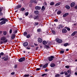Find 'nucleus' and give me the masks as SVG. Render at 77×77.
<instances>
[{"instance_id": "nucleus-4", "label": "nucleus", "mask_w": 77, "mask_h": 77, "mask_svg": "<svg viewBox=\"0 0 77 77\" xmlns=\"http://www.w3.org/2000/svg\"><path fill=\"white\" fill-rule=\"evenodd\" d=\"M26 59V58H25V57H22L20 59L18 60L19 62H23V61H24Z\"/></svg>"}, {"instance_id": "nucleus-12", "label": "nucleus", "mask_w": 77, "mask_h": 77, "mask_svg": "<svg viewBox=\"0 0 77 77\" xmlns=\"http://www.w3.org/2000/svg\"><path fill=\"white\" fill-rule=\"evenodd\" d=\"M56 66V64L54 63H52L50 64L51 67H54Z\"/></svg>"}, {"instance_id": "nucleus-21", "label": "nucleus", "mask_w": 77, "mask_h": 77, "mask_svg": "<svg viewBox=\"0 0 77 77\" xmlns=\"http://www.w3.org/2000/svg\"><path fill=\"white\" fill-rule=\"evenodd\" d=\"M65 8L67 9H70V7L69 6L66 5L65 6Z\"/></svg>"}, {"instance_id": "nucleus-15", "label": "nucleus", "mask_w": 77, "mask_h": 77, "mask_svg": "<svg viewBox=\"0 0 77 77\" xmlns=\"http://www.w3.org/2000/svg\"><path fill=\"white\" fill-rule=\"evenodd\" d=\"M21 8V5H18L16 7V9H20Z\"/></svg>"}, {"instance_id": "nucleus-11", "label": "nucleus", "mask_w": 77, "mask_h": 77, "mask_svg": "<svg viewBox=\"0 0 77 77\" xmlns=\"http://www.w3.org/2000/svg\"><path fill=\"white\" fill-rule=\"evenodd\" d=\"M38 41L39 42L41 43V42H42V39L41 38H38Z\"/></svg>"}, {"instance_id": "nucleus-40", "label": "nucleus", "mask_w": 77, "mask_h": 77, "mask_svg": "<svg viewBox=\"0 0 77 77\" xmlns=\"http://www.w3.org/2000/svg\"><path fill=\"white\" fill-rule=\"evenodd\" d=\"M25 10V9L24 8H22L21 9V10L22 11H24Z\"/></svg>"}, {"instance_id": "nucleus-60", "label": "nucleus", "mask_w": 77, "mask_h": 77, "mask_svg": "<svg viewBox=\"0 0 77 77\" xmlns=\"http://www.w3.org/2000/svg\"><path fill=\"white\" fill-rule=\"evenodd\" d=\"M3 15V13L2 12L0 13V15Z\"/></svg>"}, {"instance_id": "nucleus-23", "label": "nucleus", "mask_w": 77, "mask_h": 77, "mask_svg": "<svg viewBox=\"0 0 77 77\" xmlns=\"http://www.w3.org/2000/svg\"><path fill=\"white\" fill-rule=\"evenodd\" d=\"M42 43L44 45H45V44H47V42L46 41H44Z\"/></svg>"}, {"instance_id": "nucleus-57", "label": "nucleus", "mask_w": 77, "mask_h": 77, "mask_svg": "<svg viewBox=\"0 0 77 77\" xmlns=\"http://www.w3.org/2000/svg\"><path fill=\"white\" fill-rule=\"evenodd\" d=\"M32 5V3H30L29 4V7H31L32 6L31 5Z\"/></svg>"}, {"instance_id": "nucleus-38", "label": "nucleus", "mask_w": 77, "mask_h": 77, "mask_svg": "<svg viewBox=\"0 0 77 77\" xmlns=\"http://www.w3.org/2000/svg\"><path fill=\"white\" fill-rule=\"evenodd\" d=\"M0 54L1 56H3L4 55V53L3 52H1L0 53Z\"/></svg>"}, {"instance_id": "nucleus-18", "label": "nucleus", "mask_w": 77, "mask_h": 77, "mask_svg": "<svg viewBox=\"0 0 77 77\" xmlns=\"http://www.w3.org/2000/svg\"><path fill=\"white\" fill-rule=\"evenodd\" d=\"M69 14L68 13H66V14H63V17H66V16H67V15H68Z\"/></svg>"}, {"instance_id": "nucleus-6", "label": "nucleus", "mask_w": 77, "mask_h": 77, "mask_svg": "<svg viewBox=\"0 0 77 77\" xmlns=\"http://www.w3.org/2000/svg\"><path fill=\"white\" fill-rule=\"evenodd\" d=\"M53 59H54V57L53 56L49 57L48 59L49 61H52L53 60Z\"/></svg>"}, {"instance_id": "nucleus-34", "label": "nucleus", "mask_w": 77, "mask_h": 77, "mask_svg": "<svg viewBox=\"0 0 77 77\" xmlns=\"http://www.w3.org/2000/svg\"><path fill=\"white\" fill-rule=\"evenodd\" d=\"M66 29H67V30H68L69 31V30H70V28L68 27H66L65 28Z\"/></svg>"}, {"instance_id": "nucleus-17", "label": "nucleus", "mask_w": 77, "mask_h": 77, "mask_svg": "<svg viewBox=\"0 0 77 77\" xmlns=\"http://www.w3.org/2000/svg\"><path fill=\"white\" fill-rule=\"evenodd\" d=\"M31 3H37L36 0H31Z\"/></svg>"}, {"instance_id": "nucleus-2", "label": "nucleus", "mask_w": 77, "mask_h": 77, "mask_svg": "<svg viewBox=\"0 0 77 77\" xmlns=\"http://www.w3.org/2000/svg\"><path fill=\"white\" fill-rule=\"evenodd\" d=\"M0 21H1L0 23V24L1 25H2V24H6V21H8V20L6 19H5L3 18H2L1 19H0Z\"/></svg>"}, {"instance_id": "nucleus-5", "label": "nucleus", "mask_w": 77, "mask_h": 77, "mask_svg": "<svg viewBox=\"0 0 77 77\" xmlns=\"http://www.w3.org/2000/svg\"><path fill=\"white\" fill-rule=\"evenodd\" d=\"M28 45H29V43L27 42H25L23 43V45L24 46V47H27L28 46Z\"/></svg>"}, {"instance_id": "nucleus-64", "label": "nucleus", "mask_w": 77, "mask_h": 77, "mask_svg": "<svg viewBox=\"0 0 77 77\" xmlns=\"http://www.w3.org/2000/svg\"><path fill=\"white\" fill-rule=\"evenodd\" d=\"M75 75H77V72H75Z\"/></svg>"}, {"instance_id": "nucleus-24", "label": "nucleus", "mask_w": 77, "mask_h": 77, "mask_svg": "<svg viewBox=\"0 0 77 77\" xmlns=\"http://www.w3.org/2000/svg\"><path fill=\"white\" fill-rule=\"evenodd\" d=\"M54 2H51L50 3V5H51V6H52V5H54Z\"/></svg>"}, {"instance_id": "nucleus-27", "label": "nucleus", "mask_w": 77, "mask_h": 77, "mask_svg": "<svg viewBox=\"0 0 77 77\" xmlns=\"http://www.w3.org/2000/svg\"><path fill=\"white\" fill-rule=\"evenodd\" d=\"M61 14V11H58L57 12V14H58V15H59V14Z\"/></svg>"}, {"instance_id": "nucleus-19", "label": "nucleus", "mask_w": 77, "mask_h": 77, "mask_svg": "<svg viewBox=\"0 0 77 77\" xmlns=\"http://www.w3.org/2000/svg\"><path fill=\"white\" fill-rule=\"evenodd\" d=\"M61 3L59 2L58 3H57L56 4H55V6H59L60 5Z\"/></svg>"}, {"instance_id": "nucleus-39", "label": "nucleus", "mask_w": 77, "mask_h": 77, "mask_svg": "<svg viewBox=\"0 0 77 77\" xmlns=\"http://www.w3.org/2000/svg\"><path fill=\"white\" fill-rule=\"evenodd\" d=\"M37 32H41V30L40 29H37Z\"/></svg>"}, {"instance_id": "nucleus-26", "label": "nucleus", "mask_w": 77, "mask_h": 77, "mask_svg": "<svg viewBox=\"0 0 77 77\" xmlns=\"http://www.w3.org/2000/svg\"><path fill=\"white\" fill-rule=\"evenodd\" d=\"M60 77V74H57L55 75V77Z\"/></svg>"}, {"instance_id": "nucleus-8", "label": "nucleus", "mask_w": 77, "mask_h": 77, "mask_svg": "<svg viewBox=\"0 0 77 77\" xmlns=\"http://www.w3.org/2000/svg\"><path fill=\"white\" fill-rule=\"evenodd\" d=\"M62 32L63 33H65L67 32V30L66 29H62Z\"/></svg>"}, {"instance_id": "nucleus-37", "label": "nucleus", "mask_w": 77, "mask_h": 77, "mask_svg": "<svg viewBox=\"0 0 77 77\" xmlns=\"http://www.w3.org/2000/svg\"><path fill=\"white\" fill-rule=\"evenodd\" d=\"M25 15H26V16H27V15H29V12H27L25 13Z\"/></svg>"}, {"instance_id": "nucleus-31", "label": "nucleus", "mask_w": 77, "mask_h": 77, "mask_svg": "<svg viewBox=\"0 0 77 77\" xmlns=\"http://www.w3.org/2000/svg\"><path fill=\"white\" fill-rule=\"evenodd\" d=\"M68 45H69V44H68V43H66L64 45V47H66Z\"/></svg>"}, {"instance_id": "nucleus-56", "label": "nucleus", "mask_w": 77, "mask_h": 77, "mask_svg": "<svg viewBox=\"0 0 77 77\" xmlns=\"http://www.w3.org/2000/svg\"><path fill=\"white\" fill-rule=\"evenodd\" d=\"M17 33V30H15L14 32V33Z\"/></svg>"}, {"instance_id": "nucleus-47", "label": "nucleus", "mask_w": 77, "mask_h": 77, "mask_svg": "<svg viewBox=\"0 0 77 77\" xmlns=\"http://www.w3.org/2000/svg\"><path fill=\"white\" fill-rule=\"evenodd\" d=\"M65 68H69V66H65Z\"/></svg>"}, {"instance_id": "nucleus-44", "label": "nucleus", "mask_w": 77, "mask_h": 77, "mask_svg": "<svg viewBox=\"0 0 77 77\" xmlns=\"http://www.w3.org/2000/svg\"><path fill=\"white\" fill-rule=\"evenodd\" d=\"M67 72L69 74H71V71H70V70H68L67 71Z\"/></svg>"}, {"instance_id": "nucleus-25", "label": "nucleus", "mask_w": 77, "mask_h": 77, "mask_svg": "<svg viewBox=\"0 0 77 77\" xmlns=\"http://www.w3.org/2000/svg\"><path fill=\"white\" fill-rule=\"evenodd\" d=\"M3 34L4 35H6L7 34V32L6 31H4L3 32Z\"/></svg>"}, {"instance_id": "nucleus-14", "label": "nucleus", "mask_w": 77, "mask_h": 77, "mask_svg": "<svg viewBox=\"0 0 77 77\" xmlns=\"http://www.w3.org/2000/svg\"><path fill=\"white\" fill-rule=\"evenodd\" d=\"M15 38V34H13V35L11 36V39L12 38V39H14V38Z\"/></svg>"}, {"instance_id": "nucleus-42", "label": "nucleus", "mask_w": 77, "mask_h": 77, "mask_svg": "<svg viewBox=\"0 0 77 77\" xmlns=\"http://www.w3.org/2000/svg\"><path fill=\"white\" fill-rule=\"evenodd\" d=\"M64 53V51H60V53L62 54V53Z\"/></svg>"}, {"instance_id": "nucleus-9", "label": "nucleus", "mask_w": 77, "mask_h": 77, "mask_svg": "<svg viewBox=\"0 0 77 77\" xmlns=\"http://www.w3.org/2000/svg\"><path fill=\"white\" fill-rule=\"evenodd\" d=\"M41 9V8L39 6H36L35 7V9L36 10H40Z\"/></svg>"}, {"instance_id": "nucleus-62", "label": "nucleus", "mask_w": 77, "mask_h": 77, "mask_svg": "<svg viewBox=\"0 0 77 77\" xmlns=\"http://www.w3.org/2000/svg\"><path fill=\"white\" fill-rule=\"evenodd\" d=\"M69 49H66V51H69Z\"/></svg>"}, {"instance_id": "nucleus-63", "label": "nucleus", "mask_w": 77, "mask_h": 77, "mask_svg": "<svg viewBox=\"0 0 77 77\" xmlns=\"http://www.w3.org/2000/svg\"><path fill=\"white\" fill-rule=\"evenodd\" d=\"M40 67H42V66H43V65H42L41 64L40 66Z\"/></svg>"}, {"instance_id": "nucleus-3", "label": "nucleus", "mask_w": 77, "mask_h": 77, "mask_svg": "<svg viewBox=\"0 0 77 77\" xmlns=\"http://www.w3.org/2000/svg\"><path fill=\"white\" fill-rule=\"evenodd\" d=\"M56 42H58V43H61V42H62L63 41L62 40L60 39L59 38H57L56 39Z\"/></svg>"}, {"instance_id": "nucleus-52", "label": "nucleus", "mask_w": 77, "mask_h": 77, "mask_svg": "<svg viewBox=\"0 0 77 77\" xmlns=\"http://www.w3.org/2000/svg\"><path fill=\"white\" fill-rule=\"evenodd\" d=\"M12 29H11L10 31V33H12Z\"/></svg>"}, {"instance_id": "nucleus-45", "label": "nucleus", "mask_w": 77, "mask_h": 77, "mask_svg": "<svg viewBox=\"0 0 77 77\" xmlns=\"http://www.w3.org/2000/svg\"><path fill=\"white\" fill-rule=\"evenodd\" d=\"M64 73H65V75H68V73H67V72H66L65 71L64 72Z\"/></svg>"}, {"instance_id": "nucleus-29", "label": "nucleus", "mask_w": 77, "mask_h": 77, "mask_svg": "<svg viewBox=\"0 0 77 77\" xmlns=\"http://www.w3.org/2000/svg\"><path fill=\"white\" fill-rule=\"evenodd\" d=\"M23 35H24V36H27V32H25L23 33Z\"/></svg>"}, {"instance_id": "nucleus-28", "label": "nucleus", "mask_w": 77, "mask_h": 77, "mask_svg": "<svg viewBox=\"0 0 77 77\" xmlns=\"http://www.w3.org/2000/svg\"><path fill=\"white\" fill-rule=\"evenodd\" d=\"M38 24L39 23H38V22H35L34 23L35 26H37V25H38Z\"/></svg>"}, {"instance_id": "nucleus-46", "label": "nucleus", "mask_w": 77, "mask_h": 77, "mask_svg": "<svg viewBox=\"0 0 77 77\" xmlns=\"http://www.w3.org/2000/svg\"><path fill=\"white\" fill-rule=\"evenodd\" d=\"M47 75V74L46 73H45L44 74H43L42 75V77H44V76H45V75Z\"/></svg>"}, {"instance_id": "nucleus-43", "label": "nucleus", "mask_w": 77, "mask_h": 77, "mask_svg": "<svg viewBox=\"0 0 77 77\" xmlns=\"http://www.w3.org/2000/svg\"><path fill=\"white\" fill-rule=\"evenodd\" d=\"M8 56H7L6 57H3L2 58V59H5L6 57H8Z\"/></svg>"}, {"instance_id": "nucleus-10", "label": "nucleus", "mask_w": 77, "mask_h": 77, "mask_svg": "<svg viewBox=\"0 0 77 77\" xmlns=\"http://www.w3.org/2000/svg\"><path fill=\"white\" fill-rule=\"evenodd\" d=\"M75 5V3H72L70 5L71 8H73V7H74V6Z\"/></svg>"}, {"instance_id": "nucleus-22", "label": "nucleus", "mask_w": 77, "mask_h": 77, "mask_svg": "<svg viewBox=\"0 0 77 77\" xmlns=\"http://www.w3.org/2000/svg\"><path fill=\"white\" fill-rule=\"evenodd\" d=\"M8 60H9V58L7 57L5 58V59L4 60V61H8Z\"/></svg>"}, {"instance_id": "nucleus-1", "label": "nucleus", "mask_w": 77, "mask_h": 77, "mask_svg": "<svg viewBox=\"0 0 77 77\" xmlns=\"http://www.w3.org/2000/svg\"><path fill=\"white\" fill-rule=\"evenodd\" d=\"M8 42V39H6V37L3 36L1 38L0 41V44H6Z\"/></svg>"}, {"instance_id": "nucleus-33", "label": "nucleus", "mask_w": 77, "mask_h": 77, "mask_svg": "<svg viewBox=\"0 0 77 77\" xmlns=\"http://www.w3.org/2000/svg\"><path fill=\"white\" fill-rule=\"evenodd\" d=\"M45 9V8H44V6H43L42 8V10H44Z\"/></svg>"}, {"instance_id": "nucleus-35", "label": "nucleus", "mask_w": 77, "mask_h": 77, "mask_svg": "<svg viewBox=\"0 0 77 77\" xmlns=\"http://www.w3.org/2000/svg\"><path fill=\"white\" fill-rule=\"evenodd\" d=\"M30 37V35L28 34L27 36H26V38H29Z\"/></svg>"}, {"instance_id": "nucleus-30", "label": "nucleus", "mask_w": 77, "mask_h": 77, "mask_svg": "<svg viewBox=\"0 0 77 77\" xmlns=\"http://www.w3.org/2000/svg\"><path fill=\"white\" fill-rule=\"evenodd\" d=\"M34 14H38L39 13V12L38 11H35L34 12Z\"/></svg>"}, {"instance_id": "nucleus-51", "label": "nucleus", "mask_w": 77, "mask_h": 77, "mask_svg": "<svg viewBox=\"0 0 77 77\" xmlns=\"http://www.w3.org/2000/svg\"><path fill=\"white\" fill-rule=\"evenodd\" d=\"M54 21L55 22H57V21H58V20H57V19H55Z\"/></svg>"}, {"instance_id": "nucleus-13", "label": "nucleus", "mask_w": 77, "mask_h": 77, "mask_svg": "<svg viewBox=\"0 0 77 77\" xmlns=\"http://www.w3.org/2000/svg\"><path fill=\"white\" fill-rule=\"evenodd\" d=\"M47 66H48V63H47L43 66V68H45L46 67H47Z\"/></svg>"}, {"instance_id": "nucleus-7", "label": "nucleus", "mask_w": 77, "mask_h": 77, "mask_svg": "<svg viewBox=\"0 0 77 77\" xmlns=\"http://www.w3.org/2000/svg\"><path fill=\"white\" fill-rule=\"evenodd\" d=\"M33 18H34L35 20H36V19L37 20H39V16H34Z\"/></svg>"}, {"instance_id": "nucleus-49", "label": "nucleus", "mask_w": 77, "mask_h": 77, "mask_svg": "<svg viewBox=\"0 0 77 77\" xmlns=\"http://www.w3.org/2000/svg\"><path fill=\"white\" fill-rule=\"evenodd\" d=\"M11 75H14V74H15V72H13L12 73H11Z\"/></svg>"}, {"instance_id": "nucleus-41", "label": "nucleus", "mask_w": 77, "mask_h": 77, "mask_svg": "<svg viewBox=\"0 0 77 77\" xmlns=\"http://www.w3.org/2000/svg\"><path fill=\"white\" fill-rule=\"evenodd\" d=\"M45 47L47 48H49V46H48V45H46L45 46Z\"/></svg>"}, {"instance_id": "nucleus-55", "label": "nucleus", "mask_w": 77, "mask_h": 77, "mask_svg": "<svg viewBox=\"0 0 77 77\" xmlns=\"http://www.w3.org/2000/svg\"><path fill=\"white\" fill-rule=\"evenodd\" d=\"M75 9H77V5L75 7Z\"/></svg>"}, {"instance_id": "nucleus-20", "label": "nucleus", "mask_w": 77, "mask_h": 77, "mask_svg": "<svg viewBox=\"0 0 77 77\" xmlns=\"http://www.w3.org/2000/svg\"><path fill=\"white\" fill-rule=\"evenodd\" d=\"M62 27H63V26H62V25H60L59 26L58 29H60L61 28H62Z\"/></svg>"}, {"instance_id": "nucleus-48", "label": "nucleus", "mask_w": 77, "mask_h": 77, "mask_svg": "<svg viewBox=\"0 0 77 77\" xmlns=\"http://www.w3.org/2000/svg\"><path fill=\"white\" fill-rule=\"evenodd\" d=\"M41 69L40 68H38L36 69V71H39V70H40Z\"/></svg>"}, {"instance_id": "nucleus-58", "label": "nucleus", "mask_w": 77, "mask_h": 77, "mask_svg": "<svg viewBox=\"0 0 77 77\" xmlns=\"http://www.w3.org/2000/svg\"><path fill=\"white\" fill-rule=\"evenodd\" d=\"M2 8H0V12H2Z\"/></svg>"}, {"instance_id": "nucleus-61", "label": "nucleus", "mask_w": 77, "mask_h": 77, "mask_svg": "<svg viewBox=\"0 0 77 77\" xmlns=\"http://www.w3.org/2000/svg\"><path fill=\"white\" fill-rule=\"evenodd\" d=\"M70 75H70V74H69V75H68L67 77H70Z\"/></svg>"}, {"instance_id": "nucleus-53", "label": "nucleus", "mask_w": 77, "mask_h": 77, "mask_svg": "<svg viewBox=\"0 0 77 77\" xmlns=\"http://www.w3.org/2000/svg\"><path fill=\"white\" fill-rule=\"evenodd\" d=\"M52 32L53 33V34H55V31L53 30Z\"/></svg>"}, {"instance_id": "nucleus-32", "label": "nucleus", "mask_w": 77, "mask_h": 77, "mask_svg": "<svg viewBox=\"0 0 77 77\" xmlns=\"http://www.w3.org/2000/svg\"><path fill=\"white\" fill-rule=\"evenodd\" d=\"M26 49H27V50H30V46H28L26 48Z\"/></svg>"}, {"instance_id": "nucleus-16", "label": "nucleus", "mask_w": 77, "mask_h": 77, "mask_svg": "<svg viewBox=\"0 0 77 77\" xmlns=\"http://www.w3.org/2000/svg\"><path fill=\"white\" fill-rule=\"evenodd\" d=\"M77 33V31H74L71 34V36H74Z\"/></svg>"}, {"instance_id": "nucleus-36", "label": "nucleus", "mask_w": 77, "mask_h": 77, "mask_svg": "<svg viewBox=\"0 0 77 77\" xmlns=\"http://www.w3.org/2000/svg\"><path fill=\"white\" fill-rule=\"evenodd\" d=\"M24 77H29V74L28 75H24Z\"/></svg>"}, {"instance_id": "nucleus-50", "label": "nucleus", "mask_w": 77, "mask_h": 77, "mask_svg": "<svg viewBox=\"0 0 77 77\" xmlns=\"http://www.w3.org/2000/svg\"><path fill=\"white\" fill-rule=\"evenodd\" d=\"M17 68V65H15L14 66V68Z\"/></svg>"}, {"instance_id": "nucleus-54", "label": "nucleus", "mask_w": 77, "mask_h": 77, "mask_svg": "<svg viewBox=\"0 0 77 77\" xmlns=\"http://www.w3.org/2000/svg\"><path fill=\"white\" fill-rule=\"evenodd\" d=\"M63 74H64L63 72H62L61 73H60V74L61 75Z\"/></svg>"}, {"instance_id": "nucleus-59", "label": "nucleus", "mask_w": 77, "mask_h": 77, "mask_svg": "<svg viewBox=\"0 0 77 77\" xmlns=\"http://www.w3.org/2000/svg\"><path fill=\"white\" fill-rule=\"evenodd\" d=\"M38 47H37L36 48V50H38Z\"/></svg>"}]
</instances>
